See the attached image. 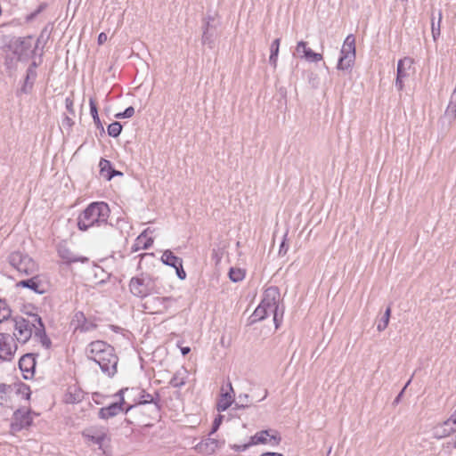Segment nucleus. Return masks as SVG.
<instances>
[{
    "mask_svg": "<svg viewBox=\"0 0 456 456\" xmlns=\"http://www.w3.org/2000/svg\"><path fill=\"white\" fill-rule=\"evenodd\" d=\"M42 10V7L40 6L36 12H32L28 17V20H31L35 18Z\"/></svg>",
    "mask_w": 456,
    "mask_h": 456,
    "instance_id": "69168bd1",
    "label": "nucleus"
},
{
    "mask_svg": "<svg viewBox=\"0 0 456 456\" xmlns=\"http://www.w3.org/2000/svg\"><path fill=\"white\" fill-rule=\"evenodd\" d=\"M50 34H51V31H50V30H48V28H47V27H45V28L42 29V31H41V33H40V35H39V37H38V38H37V43H36V45H35V46H36V48H37V47H38V45H39V44H41L42 42H44V44H45V42H46V41L49 39V37H50Z\"/></svg>",
    "mask_w": 456,
    "mask_h": 456,
    "instance_id": "c03bdc74",
    "label": "nucleus"
},
{
    "mask_svg": "<svg viewBox=\"0 0 456 456\" xmlns=\"http://www.w3.org/2000/svg\"><path fill=\"white\" fill-rule=\"evenodd\" d=\"M18 346L14 338L9 333H0V360L11 362L15 355Z\"/></svg>",
    "mask_w": 456,
    "mask_h": 456,
    "instance_id": "6e6552de",
    "label": "nucleus"
},
{
    "mask_svg": "<svg viewBox=\"0 0 456 456\" xmlns=\"http://www.w3.org/2000/svg\"><path fill=\"white\" fill-rule=\"evenodd\" d=\"M411 379H410L407 383L405 384V386L403 387V388L401 390V392L397 395V396L395 397V401H394V403H398L406 389V387L409 386V384L411 383Z\"/></svg>",
    "mask_w": 456,
    "mask_h": 456,
    "instance_id": "4d7b16f0",
    "label": "nucleus"
},
{
    "mask_svg": "<svg viewBox=\"0 0 456 456\" xmlns=\"http://www.w3.org/2000/svg\"><path fill=\"white\" fill-rule=\"evenodd\" d=\"M107 40V35L103 32L100 33L98 36V44L102 45Z\"/></svg>",
    "mask_w": 456,
    "mask_h": 456,
    "instance_id": "052dcab7",
    "label": "nucleus"
},
{
    "mask_svg": "<svg viewBox=\"0 0 456 456\" xmlns=\"http://www.w3.org/2000/svg\"><path fill=\"white\" fill-rule=\"evenodd\" d=\"M8 261L10 265L20 273L27 275L34 273L37 270V265L34 260L28 255H24L19 251L11 253L8 256Z\"/></svg>",
    "mask_w": 456,
    "mask_h": 456,
    "instance_id": "0eeeda50",
    "label": "nucleus"
},
{
    "mask_svg": "<svg viewBox=\"0 0 456 456\" xmlns=\"http://www.w3.org/2000/svg\"><path fill=\"white\" fill-rule=\"evenodd\" d=\"M252 444H250V441L247 444H235L233 446V449L236 451V452H244L246 451L249 446H251Z\"/></svg>",
    "mask_w": 456,
    "mask_h": 456,
    "instance_id": "6e6d98bb",
    "label": "nucleus"
},
{
    "mask_svg": "<svg viewBox=\"0 0 456 456\" xmlns=\"http://www.w3.org/2000/svg\"><path fill=\"white\" fill-rule=\"evenodd\" d=\"M38 65H39V64H38L36 61H33L29 64L28 68L27 69L37 70V68L38 67Z\"/></svg>",
    "mask_w": 456,
    "mask_h": 456,
    "instance_id": "e2e57ef3",
    "label": "nucleus"
},
{
    "mask_svg": "<svg viewBox=\"0 0 456 456\" xmlns=\"http://www.w3.org/2000/svg\"><path fill=\"white\" fill-rule=\"evenodd\" d=\"M42 10V7L40 6L36 12H32L28 17V20H31L35 18Z\"/></svg>",
    "mask_w": 456,
    "mask_h": 456,
    "instance_id": "338daca9",
    "label": "nucleus"
},
{
    "mask_svg": "<svg viewBox=\"0 0 456 456\" xmlns=\"http://www.w3.org/2000/svg\"><path fill=\"white\" fill-rule=\"evenodd\" d=\"M13 387L16 390L17 395H22L27 400H28L30 398L31 391H30V387L28 385H27L21 381H19V382L14 383Z\"/></svg>",
    "mask_w": 456,
    "mask_h": 456,
    "instance_id": "72a5a7b5",
    "label": "nucleus"
},
{
    "mask_svg": "<svg viewBox=\"0 0 456 456\" xmlns=\"http://www.w3.org/2000/svg\"><path fill=\"white\" fill-rule=\"evenodd\" d=\"M12 385L0 383V404H3V403H6L8 401V395L12 393Z\"/></svg>",
    "mask_w": 456,
    "mask_h": 456,
    "instance_id": "e433bc0d",
    "label": "nucleus"
},
{
    "mask_svg": "<svg viewBox=\"0 0 456 456\" xmlns=\"http://www.w3.org/2000/svg\"><path fill=\"white\" fill-rule=\"evenodd\" d=\"M390 315H391V307L389 305V306H387V308L386 309V311L384 313V315L381 317V319L379 321V322L377 324V330L379 331H383L387 329V327L389 323Z\"/></svg>",
    "mask_w": 456,
    "mask_h": 456,
    "instance_id": "c9c22d12",
    "label": "nucleus"
},
{
    "mask_svg": "<svg viewBox=\"0 0 456 456\" xmlns=\"http://www.w3.org/2000/svg\"><path fill=\"white\" fill-rule=\"evenodd\" d=\"M17 287L31 289L39 295H43L47 291L45 284L41 281L38 275L20 281L17 283Z\"/></svg>",
    "mask_w": 456,
    "mask_h": 456,
    "instance_id": "2eb2a0df",
    "label": "nucleus"
},
{
    "mask_svg": "<svg viewBox=\"0 0 456 456\" xmlns=\"http://www.w3.org/2000/svg\"><path fill=\"white\" fill-rule=\"evenodd\" d=\"M37 77V70L27 69L22 86L20 89V94H28L32 89Z\"/></svg>",
    "mask_w": 456,
    "mask_h": 456,
    "instance_id": "a878e982",
    "label": "nucleus"
},
{
    "mask_svg": "<svg viewBox=\"0 0 456 456\" xmlns=\"http://www.w3.org/2000/svg\"><path fill=\"white\" fill-rule=\"evenodd\" d=\"M287 236H288V232H286V233L284 234L283 240L280 245L279 256H284L288 252L289 244L287 243Z\"/></svg>",
    "mask_w": 456,
    "mask_h": 456,
    "instance_id": "09e8293b",
    "label": "nucleus"
},
{
    "mask_svg": "<svg viewBox=\"0 0 456 456\" xmlns=\"http://www.w3.org/2000/svg\"><path fill=\"white\" fill-rule=\"evenodd\" d=\"M89 106H90V113L94 119V123L95 126L97 127V129L100 130L101 135H102L105 134V130H104L102 123L99 118L98 108H97L95 100L93 97H91L89 99Z\"/></svg>",
    "mask_w": 456,
    "mask_h": 456,
    "instance_id": "cd10ccee",
    "label": "nucleus"
},
{
    "mask_svg": "<svg viewBox=\"0 0 456 456\" xmlns=\"http://www.w3.org/2000/svg\"><path fill=\"white\" fill-rule=\"evenodd\" d=\"M12 310L10 309L5 300L0 299V323L8 320L11 316Z\"/></svg>",
    "mask_w": 456,
    "mask_h": 456,
    "instance_id": "58836bf2",
    "label": "nucleus"
},
{
    "mask_svg": "<svg viewBox=\"0 0 456 456\" xmlns=\"http://www.w3.org/2000/svg\"><path fill=\"white\" fill-rule=\"evenodd\" d=\"M455 431H456V411L446 421L444 422L443 426L440 428L436 429V434L439 433L440 436H446Z\"/></svg>",
    "mask_w": 456,
    "mask_h": 456,
    "instance_id": "bb28decb",
    "label": "nucleus"
},
{
    "mask_svg": "<svg viewBox=\"0 0 456 456\" xmlns=\"http://www.w3.org/2000/svg\"><path fill=\"white\" fill-rule=\"evenodd\" d=\"M308 83L311 85L313 88H317L320 84V79L317 74L311 72L308 75Z\"/></svg>",
    "mask_w": 456,
    "mask_h": 456,
    "instance_id": "8fccbe9b",
    "label": "nucleus"
},
{
    "mask_svg": "<svg viewBox=\"0 0 456 456\" xmlns=\"http://www.w3.org/2000/svg\"><path fill=\"white\" fill-rule=\"evenodd\" d=\"M36 358L35 354L31 353L25 354L19 360V368L23 372L25 379H29L26 373H30L33 376L36 370Z\"/></svg>",
    "mask_w": 456,
    "mask_h": 456,
    "instance_id": "dca6fc26",
    "label": "nucleus"
},
{
    "mask_svg": "<svg viewBox=\"0 0 456 456\" xmlns=\"http://www.w3.org/2000/svg\"><path fill=\"white\" fill-rule=\"evenodd\" d=\"M32 318V325L34 329V336L38 338L42 346L45 348H50L52 346L51 339L45 332V327L42 318L37 314H29Z\"/></svg>",
    "mask_w": 456,
    "mask_h": 456,
    "instance_id": "f8f14e48",
    "label": "nucleus"
},
{
    "mask_svg": "<svg viewBox=\"0 0 456 456\" xmlns=\"http://www.w3.org/2000/svg\"><path fill=\"white\" fill-rule=\"evenodd\" d=\"M170 300L168 297H153L148 298L143 304L142 307L151 314H161V308L165 301Z\"/></svg>",
    "mask_w": 456,
    "mask_h": 456,
    "instance_id": "6ab92c4d",
    "label": "nucleus"
},
{
    "mask_svg": "<svg viewBox=\"0 0 456 456\" xmlns=\"http://www.w3.org/2000/svg\"><path fill=\"white\" fill-rule=\"evenodd\" d=\"M123 175L122 172L116 170L115 168L111 169V172H109L108 174L104 175L106 179L108 181H110L115 176H121Z\"/></svg>",
    "mask_w": 456,
    "mask_h": 456,
    "instance_id": "5fc2aeb1",
    "label": "nucleus"
},
{
    "mask_svg": "<svg viewBox=\"0 0 456 456\" xmlns=\"http://www.w3.org/2000/svg\"><path fill=\"white\" fill-rule=\"evenodd\" d=\"M148 403H153L156 410L158 411L161 409L160 404V395L156 392L154 395L146 393L144 390L140 391V399L137 403H134L133 405H135V409L140 404H148Z\"/></svg>",
    "mask_w": 456,
    "mask_h": 456,
    "instance_id": "412c9836",
    "label": "nucleus"
},
{
    "mask_svg": "<svg viewBox=\"0 0 456 456\" xmlns=\"http://www.w3.org/2000/svg\"><path fill=\"white\" fill-rule=\"evenodd\" d=\"M271 312H273V322H274L275 329L277 330V329L280 328V326L281 324V320H282V316H283V310L281 312V316H280V309H279V307L271 310Z\"/></svg>",
    "mask_w": 456,
    "mask_h": 456,
    "instance_id": "a18cd8bd",
    "label": "nucleus"
},
{
    "mask_svg": "<svg viewBox=\"0 0 456 456\" xmlns=\"http://www.w3.org/2000/svg\"><path fill=\"white\" fill-rule=\"evenodd\" d=\"M442 17H443L442 12L439 11L438 12V21H437V24L435 23V18L434 17L432 18L431 31H432V36H433V38H434L435 41L440 36V24H441Z\"/></svg>",
    "mask_w": 456,
    "mask_h": 456,
    "instance_id": "ea45409f",
    "label": "nucleus"
},
{
    "mask_svg": "<svg viewBox=\"0 0 456 456\" xmlns=\"http://www.w3.org/2000/svg\"><path fill=\"white\" fill-rule=\"evenodd\" d=\"M99 167L101 168V174L103 175H105V172L108 174L109 172H111V169H113L111 162L105 159H101Z\"/></svg>",
    "mask_w": 456,
    "mask_h": 456,
    "instance_id": "37998d69",
    "label": "nucleus"
},
{
    "mask_svg": "<svg viewBox=\"0 0 456 456\" xmlns=\"http://www.w3.org/2000/svg\"><path fill=\"white\" fill-rule=\"evenodd\" d=\"M281 441V437L278 431L272 429L259 431L250 437V444L252 445L270 444L273 446H277Z\"/></svg>",
    "mask_w": 456,
    "mask_h": 456,
    "instance_id": "9d476101",
    "label": "nucleus"
},
{
    "mask_svg": "<svg viewBox=\"0 0 456 456\" xmlns=\"http://www.w3.org/2000/svg\"><path fill=\"white\" fill-rule=\"evenodd\" d=\"M176 272V275L180 280H184L186 278V273L183 267V264H180L177 267L175 268Z\"/></svg>",
    "mask_w": 456,
    "mask_h": 456,
    "instance_id": "864d4df0",
    "label": "nucleus"
},
{
    "mask_svg": "<svg viewBox=\"0 0 456 456\" xmlns=\"http://www.w3.org/2000/svg\"><path fill=\"white\" fill-rule=\"evenodd\" d=\"M191 352V348L189 346H184L181 348V353L183 355H186Z\"/></svg>",
    "mask_w": 456,
    "mask_h": 456,
    "instance_id": "774afa93",
    "label": "nucleus"
},
{
    "mask_svg": "<svg viewBox=\"0 0 456 456\" xmlns=\"http://www.w3.org/2000/svg\"><path fill=\"white\" fill-rule=\"evenodd\" d=\"M205 445H206V451L207 452H214L216 450V448H217V441L215 440V439H211V438H208L206 443H205Z\"/></svg>",
    "mask_w": 456,
    "mask_h": 456,
    "instance_id": "3c124183",
    "label": "nucleus"
},
{
    "mask_svg": "<svg viewBox=\"0 0 456 456\" xmlns=\"http://www.w3.org/2000/svg\"><path fill=\"white\" fill-rule=\"evenodd\" d=\"M14 322V336L16 339L25 344L29 340L33 333V325L32 322L26 320L23 317H15L13 319Z\"/></svg>",
    "mask_w": 456,
    "mask_h": 456,
    "instance_id": "1a4fd4ad",
    "label": "nucleus"
},
{
    "mask_svg": "<svg viewBox=\"0 0 456 456\" xmlns=\"http://www.w3.org/2000/svg\"><path fill=\"white\" fill-rule=\"evenodd\" d=\"M446 447L451 449L456 448V436L452 437L447 443Z\"/></svg>",
    "mask_w": 456,
    "mask_h": 456,
    "instance_id": "bf43d9fd",
    "label": "nucleus"
},
{
    "mask_svg": "<svg viewBox=\"0 0 456 456\" xmlns=\"http://www.w3.org/2000/svg\"><path fill=\"white\" fill-rule=\"evenodd\" d=\"M297 53H302L301 58L311 62H318L323 59L322 54L314 53L311 48L307 47V43L305 41H299L296 47Z\"/></svg>",
    "mask_w": 456,
    "mask_h": 456,
    "instance_id": "aec40b11",
    "label": "nucleus"
},
{
    "mask_svg": "<svg viewBox=\"0 0 456 456\" xmlns=\"http://www.w3.org/2000/svg\"><path fill=\"white\" fill-rule=\"evenodd\" d=\"M228 275L232 281L239 282L245 278V270L237 267H231Z\"/></svg>",
    "mask_w": 456,
    "mask_h": 456,
    "instance_id": "f704fd0d",
    "label": "nucleus"
},
{
    "mask_svg": "<svg viewBox=\"0 0 456 456\" xmlns=\"http://www.w3.org/2000/svg\"><path fill=\"white\" fill-rule=\"evenodd\" d=\"M71 325L75 327L76 330L81 332H88L96 329L97 325L89 322L82 311H77L74 314Z\"/></svg>",
    "mask_w": 456,
    "mask_h": 456,
    "instance_id": "4468645a",
    "label": "nucleus"
},
{
    "mask_svg": "<svg viewBox=\"0 0 456 456\" xmlns=\"http://www.w3.org/2000/svg\"><path fill=\"white\" fill-rule=\"evenodd\" d=\"M212 258L213 259H216V263H218L220 261V256H218V252L216 249H213L212 251Z\"/></svg>",
    "mask_w": 456,
    "mask_h": 456,
    "instance_id": "0e129e2a",
    "label": "nucleus"
},
{
    "mask_svg": "<svg viewBox=\"0 0 456 456\" xmlns=\"http://www.w3.org/2000/svg\"><path fill=\"white\" fill-rule=\"evenodd\" d=\"M405 62H408L411 65L412 63V60L411 58H404L398 61L395 78V87L398 91H402L403 89V78L407 77L404 68Z\"/></svg>",
    "mask_w": 456,
    "mask_h": 456,
    "instance_id": "5701e85b",
    "label": "nucleus"
},
{
    "mask_svg": "<svg viewBox=\"0 0 456 456\" xmlns=\"http://www.w3.org/2000/svg\"><path fill=\"white\" fill-rule=\"evenodd\" d=\"M280 297L281 294L279 288L276 286H271L265 290L260 304L271 311L279 307Z\"/></svg>",
    "mask_w": 456,
    "mask_h": 456,
    "instance_id": "ddd939ff",
    "label": "nucleus"
},
{
    "mask_svg": "<svg viewBox=\"0 0 456 456\" xmlns=\"http://www.w3.org/2000/svg\"><path fill=\"white\" fill-rule=\"evenodd\" d=\"M83 436L87 439L88 442H91L94 444L99 446V449H102L103 443L107 438V433L104 428L102 429H94L87 428L82 433Z\"/></svg>",
    "mask_w": 456,
    "mask_h": 456,
    "instance_id": "a211bd4d",
    "label": "nucleus"
},
{
    "mask_svg": "<svg viewBox=\"0 0 456 456\" xmlns=\"http://www.w3.org/2000/svg\"><path fill=\"white\" fill-rule=\"evenodd\" d=\"M260 456H283V454L279 453V452H266L262 453Z\"/></svg>",
    "mask_w": 456,
    "mask_h": 456,
    "instance_id": "680f3d73",
    "label": "nucleus"
},
{
    "mask_svg": "<svg viewBox=\"0 0 456 456\" xmlns=\"http://www.w3.org/2000/svg\"><path fill=\"white\" fill-rule=\"evenodd\" d=\"M57 252L59 256L67 265H71L77 262L85 264L89 261V258L86 256H77L66 245H59Z\"/></svg>",
    "mask_w": 456,
    "mask_h": 456,
    "instance_id": "f3484780",
    "label": "nucleus"
},
{
    "mask_svg": "<svg viewBox=\"0 0 456 456\" xmlns=\"http://www.w3.org/2000/svg\"><path fill=\"white\" fill-rule=\"evenodd\" d=\"M268 308L259 304V305L255 309L254 313L249 317V324H254L257 322L263 321L268 315Z\"/></svg>",
    "mask_w": 456,
    "mask_h": 456,
    "instance_id": "7c9ffc66",
    "label": "nucleus"
},
{
    "mask_svg": "<svg viewBox=\"0 0 456 456\" xmlns=\"http://www.w3.org/2000/svg\"><path fill=\"white\" fill-rule=\"evenodd\" d=\"M86 356L97 363L102 371L110 378L117 373L118 357L112 346L102 340L91 342L86 347Z\"/></svg>",
    "mask_w": 456,
    "mask_h": 456,
    "instance_id": "f257e3e1",
    "label": "nucleus"
},
{
    "mask_svg": "<svg viewBox=\"0 0 456 456\" xmlns=\"http://www.w3.org/2000/svg\"><path fill=\"white\" fill-rule=\"evenodd\" d=\"M122 131V125L118 121H114L108 126L107 132L108 134L113 138H117L119 136Z\"/></svg>",
    "mask_w": 456,
    "mask_h": 456,
    "instance_id": "4c0bfd02",
    "label": "nucleus"
},
{
    "mask_svg": "<svg viewBox=\"0 0 456 456\" xmlns=\"http://www.w3.org/2000/svg\"><path fill=\"white\" fill-rule=\"evenodd\" d=\"M170 300L165 301L163 304V308H161V314L169 312V310L173 307L174 304L177 302L175 297H167Z\"/></svg>",
    "mask_w": 456,
    "mask_h": 456,
    "instance_id": "de8ad7c7",
    "label": "nucleus"
},
{
    "mask_svg": "<svg viewBox=\"0 0 456 456\" xmlns=\"http://www.w3.org/2000/svg\"><path fill=\"white\" fill-rule=\"evenodd\" d=\"M215 32L216 28L210 25V21H206L203 26L202 44L208 45L209 48H213L215 44Z\"/></svg>",
    "mask_w": 456,
    "mask_h": 456,
    "instance_id": "b1692460",
    "label": "nucleus"
},
{
    "mask_svg": "<svg viewBox=\"0 0 456 456\" xmlns=\"http://www.w3.org/2000/svg\"><path fill=\"white\" fill-rule=\"evenodd\" d=\"M65 105H66V109L69 111V113L71 114V115H74L75 114V110H74V101H73V99L70 98V97H67L65 99Z\"/></svg>",
    "mask_w": 456,
    "mask_h": 456,
    "instance_id": "603ef678",
    "label": "nucleus"
},
{
    "mask_svg": "<svg viewBox=\"0 0 456 456\" xmlns=\"http://www.w3.org/2000/svg\"><path fill=\"white\" fill-rule=\"evenodd\" d=\"M83 398L84 393L77 387H74V390H72V387H69L65 395V402L67 403H80Z\"/></svg>",
    "mask_w": 456,
    "mask_h": 456,
    "instance_id": "2f4dec72",
    "label": "nucleus"
},
{
    "mask_svg": "<svg viewBox=\"0 0 456 456\" xmlns=\"http://www.w3.org/2000/svg\"><path fill=\"white\" fill-rule=\"evenodd\" d=\"M148 229L144 230L135 240L132 247V250L134 252L138 251L139 249H148L153 244V239L151 237H147L146 232Z\"/></svg>",
    "mask_w": 456,
    "mask_h": 456,
    "instance_id": "393cba45",
    "label": "nucleus"
},
{
    "mask_svg": "<svg viewBox=\"0 0 456 456\" xmlns=\"http://www.w3.org/2000/svg\"><path fill=\"white\" fill-rule=\"evenodd\" d=\"M123 114L124 116L126 118H132L134 114V109L133 106H129L127 107L124 111H123Z\"/></svg>",
    "mask_w": 456,
    "mask_h": 456,
    "instance_id": "13d9d810",
    "label": "nucleus"
},
{
    "mask_svg": "<svg viewBox=\"0 0 456 456\" xmlns=\"http://www.w3.org/2000/svg\"><path fill=\"white\" fill-rule=\"evenodd\" d=\"M355 61V37L353 34L348 35L342 45L340 56L337 64L338 70L350 73Z\"/></svg>",
    "mask_w": 456,
    "mask_h": 456,
    "instance_id": "39448f33",
    "label": "nucleus"
},
{
    "mask_svg": "<svg viewBox=\"0 0 456 456\" xmlns=\"http://www.w3.org/2000/svg\"><path fill=\"white\" fill-rule=\"evenodd\" d=\"M134 388L124 387L118 390L116 394H114L113 397H118V401L115 403H111L106 407H102L98 411V418L101 419H108L113 417H116L120 412H125L128 415L125 419V422L127 425H134L135 421L133 419L134 411L135 410V405H130L126 403L125 400V394L129 391H134Z\"/></svg>",
    "mask_w": 456,
    "mask_h": 456,
    "instance_id": "7ed1b4c3",
    "label": "nucleus"
},
{
    "mask_svg": "<svg viewBox=\"0 0 456 456\" xmlns=\"http://www.w3.org/2000/svg\"><path fill=\"white\" fill-rule=\"evenodd\" d=\"M33 419L30 411L18 409L13 412L11 429L13 432H20L24 428H28L32 425Z\"/></svg>",
    "mask_w": 456,
    "mask_h": 456,
    "instance_id": "9b49d317",
    "label": "nucleus"
},
{
    "mask_svg": "<svg viewBox=\"0 0 456 456\" xmlns=\"http://www.w3.org/2000/svg\"><path fill=\"white\" fill-rule=\"evenodd\" d=\"M185 384L184 378L180 377V373L176 372L174 374L169 381V385L173 387L180 388Z\"/></svg>",
    "mask_w": 456,
    "mask_h": 456,
    "instance_id": "79ce46f5",
    "label": "nucleus"
},
{
    "mask_svg": "<svg viewBox=\"0 0 456 456\" xmlns=\"http://www.w3.org/2000/svg\"><path fill=\"white\" fill-rule=\"evenodd\" d=\"M156 278L148 273L133 277L129 282L130 292L138 297L145 298L155 291Z\"/></svg>",
    "mask_w": 456,
    "mask_h": 456,
    "instance_id": "20e7f679",
    "label": "nucleus"
},
{
    "mask_svg": "<svg viewBox=\"0 0 456 456\" xmlns=\"http://www.w3.org/2000/svg\"><path fill=\"white\" fill-rule=\"evenodd\" d=\"M229 391L224 392V388H222V393L220 395V398L217 402V411H226L233 403V388L232 386V383H228Z\"/></svg>",
    "mask_w": 456,
    "mask_h": 456,
    "instance_id": "4be33fe9",
    "label": "nucleus"
},
{
    "mask_svg": "<svg viewBox=\"0 0 456 456\" xmlns=\"http://www.w3.org/2000/svg\"><path fill=\"white\" fill-rule=\"evenodd\" d=\"M161 261L164 265L171 266L173 268L177 267L180 264H183V259L176 256L170 249L164 251Z\"/></svg>",
    "mask_w": 456,
    "mask_h": 456,
    "instance_id": "c85d7f7f",
    "label": "nucleus"
},
{
    "mask_svg": "<svg viewBox=\"0 0 456 456\" xmlns=\"http://www.w3.org/2000/svg\"><path fill=\"white\" fill-rule=\"evenodd\" d=\"M223 419H224V416H223V415H221V414H218V415L215 418V419H214V421H213V424H212V428H211L210 435H211V434L216 433V432L218 430V428H219L220 425H221V424H222V422H223Z\"/></svg>",
    "mask_w": 456,
    "mask_h": 456,
    "instance_id": "49530a36",
    "label": "nucleus"
},
{
    "mask_svg": "<svg viewBox=\"0 0 456 456\" xmlns=\"http://www.w3.org/2000/svg\"><path fill=\"white\" fill-rule=\"evenodd\" d=\"M37 48L33 47V37L31 36L19 37L13 44L12 53L17 56L18 61H27L36 54Z\"/></svg>",
    "mask_w": 456,
    "mask_h": 456,
    "instance_id": "423d86ee",
    "label": "nucleus"
},
{
    "mask_svg": "<svg viewBox=\"0 0 456 456\" xmlns=\"http://www.w3.org/2000/svg\"><path fill=\"white\" fill-rule=\"evenodd\" d=\"M280 44H281V38H276L275 40L273 41V43L270 46L269 62L273 68H276V66H277Z\"/></svg>",
    "mask_w": 456,
    "mask_h": 456,
    "instance_id": "473e14b6",
    "label": "nucleus"
},
{
    "mask_svg": "<svg viewBox=\"0 0 456 456\" xmlns=\"http://www.w3.org/2000/svg\"><path fill=\"white\" fill-rule=\"evenodd\" d=\"M110 214L109 205L103 201L90 203L77 217V228L81 232H86L94 226L107 224Z\"/></svg>",
    "mask_w": 456,
    "mask_h": 456,
    "instance_id": "f03ea898",
    "label": "nucleus"
},
{
    "mask_svg": "<svg viewBox=\"0 0 456 456\" xmlns=\"http://www.w3.org/2000/svg\"><path fill=\"white\" fill-rule=\"evenodd\" d=\"M249 396L247 394L239 395L237 401L235 402V409H245L249 406Z\"/></svg>",
    "mask_w": 456,
    "mask_h": 456,
    "instance_id": "a19ab883",
    "label": "nucleus"
},
{
    "mask_svg": "<svg viewBox=\"0 0 456 456\" xmlns=\"http://www.w3.org/2000/svg\"><path fill=\"white\" fill-rule=\"evenodd\" d=\"M441 119L443 122H447L449 126L456 119V100L450 98V102Z\"/></svg>",
    "mask_w": 456,
    "mask_h": 456,
    "instance_id": "c756f323",
    "label": "nucleus"
}]
</instances>
